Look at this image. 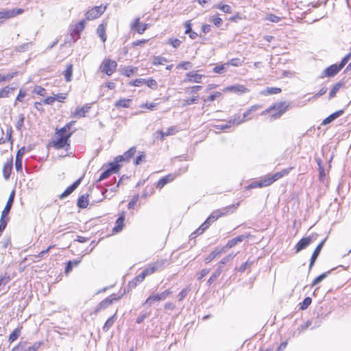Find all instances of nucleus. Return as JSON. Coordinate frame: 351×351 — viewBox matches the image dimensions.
<instances>
[{
	"mask_svg": "<svg viewBox=\"0 0 351 351\" xmlns=\"http://www.w3.org/2000/svg\"><path fill=\"white\" fill-rule=\"evenodd\" d=\"M238 206L239 204H232L213 211L205 222L196 230L195 233L198 234H202L210 226L211 223L215 221L221 217L234 213Z\"/></svg>",
	"mask_w": 351,
	"mask_h": 351,
	"instance_id": "obj_1",
	"label": "nucleus"
},
{
	"mask_svg": "<svg viewBox=\"0 0 351 351\" xmlns=\"http://www.w3.org/2000/svg\"><path fill=\"white\" fill-rule=\"evenodd\" d=\"M292 168L289 169H285L280 171L276 172V173L273 175H266L264 177L261 178V181L262 183L263 187L268 186L271 185L273 182L275 181L279 180L280 178H282L283 176L288 175Z\"/></svg>",
	"mask_w": 351,
	"mask_h": 351,
	"instance_id": "obj_2",
	"label": "nucleus"
},
{
	"mask_svg": "<svg viewBox=\"0 0 351 351\" xmlns=\"http://www.w3.org/2000/svg\"><path fill=\"white\" fill-rule=\"evenodd\" d=\"M56 134L58 136V138L57 140L52 142V146L56 149L65 148L67 150L70 147L69 141L72 135V132L64 134L60 133L59 131L57 130Z\"/></svg>",
	"mask_w": 351,
	"mask_h": 351,
	"instance_id": "obj_3",
	"label": "nucleus"
},
{
	"mask_svg": "<svg viewBox=\"0 0 351 351\" xmlns=\"http://www.w3.org/2000/svg\"><path fill=\"white\" fill-rule=\"evenodd\" d=\"M286 110L287 106H285L284 104L280 103L266 109L261 113V114L263 115L267 113H271L272 118L277 119L280 117L283 113H285Z\"/></svg>",
	"mask_w": 351,
	"mask_h": 351,
	"instance_id": "obj_4",
	"label": "nucleus"
},
{
	"mask_svg": "<svg viewBox=\"0 0 351 351\" xmlns=\"http://www.w3.org/2000/svg\"><path fill=\"white\" fill-rule=\"evenodd\" d=\"M171 293L172 291L169 289H167L160 293L152 294L147 298L143 304L150 306L154 302L165 300Z\"/></svg>",
	"mask_w": 351,
	"mask_h": 351,
	"instance_id": "obj_5",
	"label": "nucleus"
},
{
	"mask_svg": "<svg viewBox=\"0 0 351 351\" xmlns=\"http://www.w3.org/2000/svg\"><path fill=\"white\" fill-rule=\"evenodd\" d=\"M106 10V5H102L99 6H95L88 10L86 14V19L88 21H92L99 18Z\"/></svg>",
	"mask_w": 351,
	"mask_h": 351,
	"instance_id": "obj_6",
	"label": "nucleus"
},
{
	"mask_svg": "<svg viewBox=\"0 0 351 351\" xmlns=\"http://www.w3.org/2000/svg\"><path fill=\"white\" fill-rule=\"evenodd\" d=\"M85 25L86 22L83 19L71 27L70 34L73 42H75L80 38L81 32L85 27Z\"/></svg>",
	"mask_w": 351,
	"mask_h": 351,
	"instance_id": "obj_7",
	"label": "nucleus"
},
{
	"mask_svg": "<svg viewBox=\"0 0 351 351\" xmlns=\"http://www.w3.org/2000/svg\"><path fill=\"white\" fill-rule=\"evenodd\" d=\"M121 298V295H117L116 294H112L109 297L106 298L104 300H102L97 306L95 310V313L97 314L100 311L106 308L110 304H112L114 301H117Z\"/></svg>",
	"mask_w": 351,
	"mask_h": 351,
	"instance_id": "obj_8",
	"label": "nucleus"
},
{
	"mask_svg": "<svg viewBox=\"0 0 351 351\" xmlns=\"http://www.w3.org/2000/svg\"><path fill=\"white\" fill-rule=\"evenodd\" d=\"M120 167V165L117 164V162L114 160L112 162H110L108 165V168L100 175L97 182H100L106 179L113 173H117L119 170Z\"/></svg>",
	"mask_w": 351,
	"mask_h": 351,
	"instance_id": "obj_9",
	"label": "nucleus"
},
{
	"mask_svg": "<svg viewBox=\"0 0 351 351\" xmlns=\"http://www.w3.org/2000/svg\"><path fill=\"white\" fill-rule=\"evenodd\" d=\"M24 12L22 8L3 9L0 10V19H9Z\"/></svg>",
	"mask_w": 351,
	"mask_h": 351,
	"instance_id": "obj_10",
	"label": "nucleus"
},
{
	"mask_svg": "<svg viewBox=\"0 0 351 351\" xmlns=\"http://www.w3.org/2000/svg\"><path fill=\"white\" fill-rule=\"evenodd\" d=\"M117 64L114 60L110 59H105L101 65V71L107 75H111L116 70Z\"/></svg>",
	"mask_w": 351,
	"mask_h": 351,
	"instance_id": "obj_11",
	"label": "nucleus"
},
{
	"mask_svg": "<svg viewBox=\"0 0 351 351\" xmlns=\"http://www.w3.org/2000/svg\"><path fill=\"white\" fill-rule=\"evenodd\" d=\"M205 77L206 76L204 75L199 74L197 71H192L186 74V79H184V82L190 83H202V79Z\"/></svg>",
	"mask_w": 351,
	"mask_h": 351,
	"instance_id": "obj_12",
	"label": "nucleus"
},
{
	"mask_svg": "<svg viewBox=\"0 0 351 351\" xmlns=\"http://www.w3.org/2000/svg\"><path fill=\"white\" fill-rule=\"evenodd\" d=\"M261 108V106H260V105H254V106H252V107H250V108H249L245 112L243 113V119H240L239 117H238L237 118V125H239V124L246 121L247 120L251 119L252 118L250 117V115L253 112L258 110Z\"/></svg>",
	"mask_w": 351,
	"mask_h": 351,
	"instance_id": "obj_13",
	"label": "nucleus"
},
{
	"mask_svg": "<svg viewBox=\"0 0 351 351\" xmlns=\"http://www.w3.org/2000/svg\"><path fill=\"white\" fill-rule=\"evenodd\" d=\"M136 152V147H132L129 150L125 152L123 155L118 156L115 158L114 161L119 164L122 161H128L132 157L134 156Z\"/></svg>",
	"mask_w": 351,
	"mask_h": 351,
	"instance_id": "obj_14",
	"label": "nucleus"
},
{
	"mask_svg": "<svg viewBox=\"0 0 351 351\" xmlns=\"http://www.w3.org/2000/svg\"><path fill=\"white\" fill-rule=\"evenodd\" d=\"M341 69L337 64H332L324 69L321 77H332L336 75Z\"/></svg>",
	"mask_w": 351,
	"mask_h": 351,
	"instance_id": "obj_15",
	"label": "nucleus"
},
{
	"mask_svg": "<svg viewBox=\"0 0 351 351\" xmlns=\"http://www.w3.org/2000/svg\"><path fill=\"white\" fill-rule=\"evenodd\" d=\"M90 104H86L82 107L77 108L73 112H72L73 117L77 118H82L86 117V114L90 110Z\"/></svg>",
	"mask_w": 351,
	"mask_h": 351,
	"instance_id": "obj_16",
	"label": "nucleus"
},
{
	"mask_svg": "<svg viewBox=\"0 0 351 351\" xmlns=\"http://www.w3.org/2000/svg\"><path fill=\"white\" fill-rule=\"evenodd\" d=\"M82 178H79L75 182H74L60 195V198L62 199L69 196L70 194H71L75 190V189H77V187L80 184Z\"/></svg>",
	"mask_w": 351,
	"mask_h": 351,
	"instance_id": "obj_17",
	"label": "nucleus"
},
{
	"mask_svg": "<svg viewBox=\"0 0 351 351\" xmlns=\"http://www.w3.org/2000/svg\"><path fill=\"white\" fill-rule=\"evenodd\" d=\"M312 242L311 237H304L300 239L295 245V252L298 253L308 246Z\"/></svg>",
	"mask_w": 351,
	"mask_h": 351,
	"instance_id": "obj_18",
	"label": "nucleus"
},
{
	"mask_svg": "<svg viewBox=\"0 0 351 351\" xmlns=\"http://www.w3.org/2000/svg\"><path fill=\"white\" fill-rule=\"evenodd\" d=\"M147 27L148 24L146 23L140 25L139 18H136L134 22L132 24H131V27L132 29H135L136 32L140 34H142L147 29Z\"/></svg>",
	"mask_w": 351,
	"mask_h": 351,
	"instance_id": "obj_19",
	"label": "nucleus"
},
{
	"mask_svg": "<svg viewBox=\"0 0 351 351\" xmlns=\"http://www.w3.org/2000/svg\"><path fill=\"white\" fill-rule=\"evenodd\" d=\"M224 91H230L234 93H245L249 92V90L243 85L237 84L234 86H228L224 89Z\"/></svg>",
	"mask_w": 351,
	"mask_h": 351,
	"instance_id": "obj_20",
	"label": "nucleus"
},
{
	"mask_svg": "<svg viewBox=\"0 0 351 351\" xmlns=\"http://www.w3.org/2000/svg\"><path fill=\"white\" fill-rule=\"evenodd\" d=\"M125 220V213L123 212L117 219L115 226L113 228V232L117 233L123 230V223Z\"/></svg>",
	"mask_w": 351,
	"mask_h": 351,
	"instance_id": "obj_21",
	"label": "nucleus"
},
{
	"mask_svg": "<svg viewBox=\"0 0 351 351\" xmlns=\"http://www.w3.org/2000/svg\"><path fill=\"white\" fill-rule=\"evenodd\" d=\"M324 241H322L317 246V247L315 248V250H314L312 256H311V261H310V264H309V269H311L312 268V267L313 266L317 256H319L321 250H322V248L323 247V245H324Z\"/></svg>",
	"mask_w": 351,
	"mask_h": 351,
	"instance_id": "obj_22",
	"label": "nucleus"
},
{
	"mask_svg": "<svg viewBox=\"0 0 351 351\" xmlns=\"http://www.w3.org/2000/svg\"><path fill=\"white\" fill-rule=\"evenodd\" d=\"M161 266V264L159 263H155L150 265L148 267L145 268L143 273L145 274V276H147L154 274L156 271L158 269V268Z\"/></svg>",
	"mask_w": 351,
	"mask_h": 351,
	"instance_id": "obj_23",
	"label": "nucleus"
},
{
	"mask_svg": "<svg viewBox=\"0 0 351 351\" xmlns=\"http://www.w3.org/2000/svg\"><path fill=\"white\" fill-rule=\"evenodd\" d=\"M343 113V110H339V111H337V112L331 114L330 115H329L328 117H326L325 119L323 120L322 124L324 125H327V124L331 123L335 119H336L337 118L340 117Z\"/></svg>",
	"mask_w": 351,
	"mask_h": 351,
	"instance_id": "obj_24",
	"label": "nucleus"
},
{
	"mask_svg": "<svg viewBox=\"0 0 351 351\" xmlns=\"http://www.w3.org/2000/svg\"><path fill=\"white\" fill-rule=\"evenodd\" d=\"M12 169V160L6 162L3 168V177L5 180H8L10 178L11 171Z\"/></svg>",
	"mask_w": 351,
	"mask_h": 351,
	"instance_id": "obj_25",
	"label": "nucleus"
},
{
	"mask_svg": "<svg viewBox=\"0 0 351 351\" xmlns=\"http://www.w3.org/2000/svg\"><path fill=\"white\" fill-rule=\"evenodd\" d=\"M15 88L10 86H6L1 89H0V98H6L10 96V94L13 93Z\"/></svg>",
	"mask_w": 351,
	"mask_h": 351,
	"instance_id": "obj_26",
	"label": "nucleus"
},
{
	"mask_svg": "<svg viewBox=\"0 0 351 351\" xmlns=\"http://www.w3.org/2000/svg\"><path fill=\"white\" fill-rule=\"evenodd\" d=\"M245 238V237L244 235H240L229 240L228 242L226 243V247H229L230 249L239 243L242 242Z\"/></svg>",
	"mask_w": 351,
	"mask_h": 351,
	"instance_id": "obj_27",
	"label": "nucleus"
},
{
	"mask_svg": "<svg viewBox=\"0 0 351 351\" xmlns=\"http://www.w3.org/2000/svg\"><path fill=\"white\" fill-rule=\"evenodd\" d=\"M81 258L69 261L65 267V273L68 274L71 272L73 269V267L74 266H77L81 263Z\"/></svg>",
	"mask_w": 351,
	"mask_h": 351,
	"instance_id": "obj_28",
	"label": "nucleus"
},
{
	"mask_svg": "<svg viewBox=\"0 0 351 351\" xmlns=\"http://www.w3.org/2000/svg\"><path fill=\"white\" fill-rule=\"evenodd\" d=\"M132 100L130 99H120L114 104L117 108H129Z\"/></svg>",
	"mask_w": 351,
	"mask_h": 351,
	"instance_id": "obj_29",
	"label": "nucleus"
},
{
	"mask_svg": "<svg viewBox=\"0 0 351 351\" xmlns=\"http://www.w3.org/2000/svg\"><path fill=\"white\" fill-rule=\"evenodd\" d=\"M237 254L235 253H230L229 254H228L227 256H226L224 258H223L219 263V267L218 268H221V269H222L223 266L224 265H226V263H228V262H230V261H232L237 255Z\"/></svg>",
	"mask_w": 351,
	"mask_h": 351,
	"instance_id": "obj_30",
	"label": "nucleus"
},
{
	"mask_svg": "<svg viewBox=\"0 0 351 351\" xmlns=\"http://www.w3.org/2000/svg\"><path fill=\"white\" fill-rule=\"evenodd\" d=\"M281 92L280 88L267 87L266 89L261 91V94L264 95L278 94Z\"/></svg>",
	"mask_w": 351,
	"mask_h": 351,
	"instance_id": "obj_31",
	"label": "nucleus"
},
{
	"mask_svg": "<svg viewBox=\"0 0 351 351\" xmlns=\"http://www.w3.org/2000/svg\"><path fill=\"white\" fill-rule=\"evenodd\" d=\"M97 33L101 38V40L104 43L106 40V25L104 24L99 25L97 27Z\"/></svg>",
	"mask_w": 351,
	"mask_h": 351,
	"instance_id": "obj_32",
	"label": "nucleus"
},
{
	"mask_svg": "<svg viewBox=\"0 0 351 351\" xmlns=\"http://www.w3.org/2000/svg\"><path fill=\"white\" fill-rule=\"evenodd\" d=\"M116 319V313L109 317L103 326V330L107 332L110 328L114 324Z\"/></svg>",
	"mask_w": 351,
	"mask_h": 351,
	"instance_id": "obj_33",
	"label": "nucleus"
},
{
	"mask_svg": "<svg viewBox=\"0 0 351 351\" xmlns=\"http://www.w3.org/2000/svg\"><path fill=\"white\" fill-rule=\"evenodd\" d=\"M173 178L170 175L167 176L165 177L162 178L160 179L157 183L156 187L158 189H162L164 187L168 182L171 181Z\"/></svg>",
	"mask_w": 351,
	"mask_h": 351,
	"instance_id": "obj_34",
	"label": "nucleus"
},
{
	"mask_svg": "<svg viewBox=\"0 0 351 351\" xmlns=\"http://www.w3.org/2000/svg\"><path fill=\"white\" fill-rule=\"evenodd\" d=\"M234 124L237 125V117H234L233 119H230L226 124L217 125L215 126V128L216 129H219V130H226V129L230 128L231 125H234Z\"/></svg>",
	"mask_w": 351,
	"mask_h": 351,
	"instance_id": "obj_35",
	"label": "nucleus"
},
{
	"mask_svg": "<svg viewBox=\"0 0 351 351\" xmlns=\"http://www.w3.org/2000/svg\"><path fill=\"white\" fill-rule=\"evenodd\" d=\"M73 65L69 64L66 66V70L64 71V75L66 82H70L72 78Z\"/></svg>",
	"mask_w": 351,
	"mask_h": 351,
	"instance_id": "obj_36",
	"label": "nucleus"
},
{
	"mask_svg": "<svg viewBox=\"0 0 351 351\" xmlns=\"http://www.w3.org/2000/svg\"><path fill=\"white\" fill-rule=\"evenodd\" d=\"M21 332V328H16L13 330V332L10 335L8 341L10 343L14 342L15 340L18 339Z\"/></svg>",
	"mask_w": 351,
	"mask_h": 351,
	"instance_id": "obj_37",
	"label": "nucleus"
},
{
	"mask_svg": "<svg viewBox=\"0 0 351 351\" xmlns=\"http://www.w3.org/2000/svg\"><path fill=\"white\" fill-rule=\"evenodd\" d=\"M168 62V60L162 56H154L152 60V64L155 66L164 64Z\"/></svg>",
	"mask_w": 351,
	"mask_h": 351,
	"instance_id": "obj_38",
	"label": "nucleus"
},
{
	"mask_svg": "<svg viewBox=\"0 0 351 351\" xmlns=\"http://www.w3.org/2000/svg\"><path fill=\"white\" fill-rule=\"evenodd\" d=\"M88 205V200L85 195H81L77 199V206L79 208H85Z\"/></svg>",
	"mask_w": 351,
	"mask_h": 351,
	"instance_id": "obj_39",
	"label": "nucleus"
},
{
	"mask_svg": "<svg viewBox=\"0 0 351 351\" xmlns=\"http://www.w3.org/2000/svg\"><path fill=\"white\" fill-rule=\"evenodd\" d=\"M330 273V271H326V272H324V273L322 274L321 275H319V276L315 278V280L313 281L311 287H314L316 285H317L319 282H321L324 279H325L328 276V274Z\"/></svg>",
	"mask_w": 351,
	"mask_h": 351,
	"instance_id": "obj_40",
	"label": "nucleus"
},
{
	"mask_svg": "<svg viewBox=\"0 0 351 351\" xmlns=\"http://www.w3.org/2000/svg\"><path fill=\"white\" fill-rule=\"evenodd\" d=\"M215 8L219 9L224 13H232V8L229 5L219 3L215 5Z\"/></svg>",
	"mask_w": 351,
	"mask_h": 351,
	"instance_id": "obj_41",
	"label": "nucleus"
},
{
	"mask_svg": "<svg viewBox=\"0 0 351 351\" xmlns=\"http://www.w3.org/2000/svg\"><path fill=\"white\" fill-rule=\"evenodd\" d=\"M342 86V83L338 82L335 84L329 93V99H332L335 97L337 93L339 91L340 88Z\"/></svg>",
	"mask_w": 351,
	"mask_h": 351,
	"instance_id": "obj_42",
	"label": "nucleus"
},
{
	"mask_svg": "<svg viewBox=\"0 0 351 351\" xmlns=\"http://www.w3.org/2000/svg\"><path fill=\"white\" fill-rule=\"evenodd\" d=\"M145 276V274L143 273V271L139 274L134 280V282H130V286H132V287H135L137 285V283L141 282L144 280Z\"/></svg>",
	"mask_w": 351,
	"mask_h": 351,
	"instance_id": "obj_43",
	"label": "nucleus"
},
{
	"mask_svg": "<svg viewBox=\"0 0 351 351\" xmlns=\"http://www.w3.org/2000/svg\"><path fill=\"white\" fill-rule=\"evenodd\" d=\"M222 269L217 268L215 272L211 275L208 280V284L211 285L221 274Z\"/></svg>",
	"mask_w": 351,
	"mask_h": 351,
	"instance_id": "obj_44",
	"label": "nucleus"
},
{
	"mask_svg": "<svg viewBox=\"0 0 351 351\" xmlns=\"http://www.w3.org/2000/svg\"><path fill=\"white\" fill-rule=\"evenodd\" d=\"M17 72H13L10 73H8L7 75H2L0 74V83L10 81L11 79H12L15 75H16Z\"/></svg>",
	"mask_w": 351,
	"mask_h": 351,
	"instance_id": "obj_45",
	"label": "nucleus"
},
{
	"mask_svg": "<svg viewBox=\"0 0 351 351\" xmlns=\"http://www.w3.org/2000/svg\"><path fill=\"white\" fill-rule=\"evenodd\" d=\"M75 123L74 121H70L67 124H66L63 128H60V130H58L60 133H64L67 134L70 132V130L72 127V125Z\"/></svg>",
	"mask_w": 351,
	"mask_h": 351,
	"instance_id": "obj_46",
	"label": "nucleus"
},
{
	"mask_svg": "<svg viewBox=\"0 0 351 351\" xmlns=\"http://www.w3.org/2000/svg\"><path fill=\"white\" fill-rule=\"evenodd\" d=\"M75 123L74 121H70L67 124H66L63 128H60V130H58L60 133H64L67 134L70 132V130L72 127V125Z\"/></svg>",
	"mask_w": 351,
	"mask_h": 351,
	"instance_id": "obj_47",
	"label": "nucleus"
},
{
	"mask_svg": "<svg viewBox=\"0 0 351 351\" xmlns=\"http://www.w3.org/2000/svg\"><path fill=\"white\" fill-rule=\"evenodd\" d=\"M242 64H243V61H241L239 58H232L230 61L226 62V64L228 66H229L230 65L233 66H241Z\"/></svg>",
	"mask_w": 351,
	"mask_h": 351,
	"instance_id": "obj_48",
	"label": "nucleus"
},
{
	"mask_svg": "<svg viewBox=\"0 0 351 351\" xmlns=\"http://www.w3.org/2000/svg\"><path fill=\"white\" fill-rule=\"evenodd\" d=\"M144 84H145L148 87L152 88V89H156L158 86L157 82L154 79H148L145 80Z\"/></svg>",
	"mask_w": 351,
	"mask_h": 351,
	"instance_id": "obj_49",
	"label": "nucleus"
},
{
	"mask_svg": "<svg viewBox=\"0 0 351 351\" xmlns=\"http://www.w3.org/2000/svg\"><path fill=\"white\" fill-rule=\"evenodd\" d=\"M12 204H13L12 202H10L9 200L7 201L6 205L1 213V215H3V217H5V216L9 214V213L12 208Z\"/></svg>",
	"mask_w": 351,
	"mask_h": 351,
	"instance_id": "obj_50",
	"label": "nucleus"
},
{
	"mask_svg": "<svg viewBox=\"0 0 351 351\" xmlns=\"http://www.w3.org/2000/svg\"><path fill=\"white\" fill-rule=\"evenodd\" d=\"M219 256V252H217L216 249H215L206 258V263H210L213 260H214L217 256Z\"/></svg>",
	"mask_w": 351,
	"mask_h": 351,
	"instance_id": "obj_51",
	"label": "nucleus"
},
{
	"mask_svg": "<svg viewBox=\"0 0 351 351\" xmlns=\"http://www.w3.org/2000/svg\"><path fill=\"white\" fill-rule=\"evenodd\" d=\"M312 299L309 297H306L304 298L303 302L301 303L300 308L302 310L306 309L309 305L311 304Z\"/></svg>",
	"mask_w": 351,
	"mask_h": 351,
	"instance_id": "obj_52",
	"label": "nucleus"
},
{
	"mask_svg": "<svg viewBox=\"0 0 351 351\" xmlns=\"http://www.w3.org/2000/svg\"><path fill=\"white\" fill-rule=\"evenodd\" d=\"M191 66H192L191 63L188 61L182 62L177 65L178 69H182L184 70H188V69H191Z\"/></svg>",
	"mask_w": 351,
	"mask_h": 351,
	"instance_id": "obj_53",
	"label": "nucleus"
},
{
	"mask_svg": "<svg viewBox=\"0 0 351 351\" xmlns=\"http://www.w3.org/2000/svg\"><path fill=\"white\" fill-rule=\"evenodd\" d=\"M24 120H25L24 115L23 114H19V119H18L17 123L16 124V128L18 130H21V128L23 125Z\"/></svg>",
	"mask_w": 351,
	"mask_h": 351,
	"instance_id": "obj_54",
	"label": "nucleus"
},
{
	"mask_svg": "<svg viewBox=\"0 0 351 351\" xmlns=\"http://www.w3.org/2000/svg\"><path fill=\"white\" fill-rule=\"evenodd\" d=\"M265 19L268 20L272 23H278L281 20L280 17L276 16L274 14H267Z\"/></svg>",
	"mask_w": 351,
	"mask_h": 351,
	"instance_id": "obj_55",
	"label": "nucleus"
},
{
	"mask_svg": "<svg viewBox=\"0 0 351 351\" xmlns=\"http://www.w3.org/2000/svg\"><path fill=\"white\" fill-rule=\"evenodd\" d=\"M220 96H221V93H220V92H215L213 94L210 95L209 97H208L206 99H204V102L213 101L216 98L219 97Z\"/></svg>",
	"mask_w": 351,
	"mask_h": 351,
	"instance_id": "obj_56",
	"label": "nucleus"
},
{
	"mask_svg": "<svg viewBox=\"0 0 351 351\" xmlns=\"http://www.w3.org/2000/svg\"><path fill=\"white\" fill-rule=\"evenodd\" d=\"M181 43V40L177 38H170L168 40V43L172 45L174 48H178Z\"/></svg>",
	"mask_w": 351,
	"mask_h": 351,
	"instance_id": "obj_57",
	"label": "nucleus"
},
{
	"mask_svg": "<svg viewBox=\"0 0 351 351\" xmlns=\"http://www.w3.org/2000/svg\"><path fill=\"white\" fill-rule=\"evenodd\" d=\"M41 345L42 342L40 341L35 342L32 346H29L24 351H37Z\"/></svg>",
	"mask_w": 351,
	"mask_h": 351,
	"instance_id": "obj_58",
	"label": "nucleus"
},
{
	"mask_svg": "<svg viewBox=\"0 0 351 351\" xmlns=\"http://www.w3.org/2000/svg\"><path fill=\"white\" fill-rule=\"evenodd\" d=\"M197 102V96L193 97V98L185 99L183 101V106H189L192 104H196Z\"/></svg>",
	"mask_w": 351,
	"mask_h": 351,
	"instance_id": "obj_59",
	"label": "nucleus"
},
{
	"mask_svg": "<svg viewBox=\"0 0 351 351\" xmlns=\"http://www.w3.org/2000/svg\"><path fill=\"white\" fill-rule=\"evenodd\" d=\"M8 220L5 219V217H3V215H1V219H0V235L3 232V231L5 230L6 226H7Z\"/></svg>",
	"mask_w": 351,
	"mask_h": 351,
	"instance_id": "obj_60",
	"label": "nucleus"
},
{
	"mask_svg": "<svg viewBox=\"0 0 351 351\" xmlns=\"http://www.w3.org/2000/svg\"><path fill=\"white\" fill-rule=\"evenodd\" d=\"M211 21L217 27L220 26L222 23V19L218 15H214L212 17Z\"/></svg>",
	"mask_w": 351,
	"mask_h": 351,
	"instance_id": "obj_61",
	"label": "nucleus"
},
{
	"mask_svg": "<svg viewBox=\"0 0 351 351\" xmlns=\"http://www.w3.org/2000/svg\"><path fill=\"white\" fill-rule=\"evenodd\" d=\"M228 67L226 63H224L221 65H219V66H216L215 67H214L213 69V71L215 73H221L223 72V71L226 69Z\"/></svg>",
	"mask_w": 351,
	"mask_h": 351,
	"instance_id": "obj_62",
	"label": "nucleus"
},
{
	"mask_svg": "<svg viewBox=\"0 0 351 351\" xmlns=\"http://www.w3.org/2000/svg\"><path fill=\"white\" fill-rule=\"evenodd\" d=\"M34 92L39 95L44 96L46 93V90L40 86H36Z\"/></svg>",
	"mask_w": 351,
	"mask_h": 351,
	"instance_id": "obj_63",
	"label": "nucleus"
},
{
	"mask_svg": "<svg viewBox=\"0 0 351 351\" xmlns=\"http://www.w3.org/2000/svg\"><path fill=\"white\" fill-rule=\"evenodd\" d=\"M189 291V289H184L179 293L178 295L179 301L182 300L187 295Z\"/></svg>",
	"mask_w": 351,
	"mask_h": 351,
	"instance_id": "obj_64",
	"label": "nucleus"
}]
</instances>
